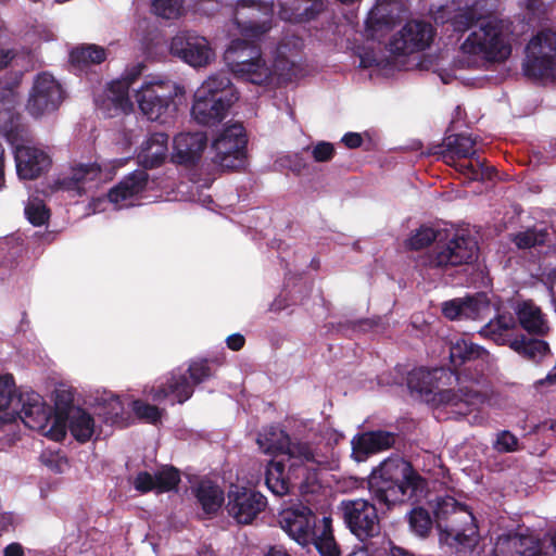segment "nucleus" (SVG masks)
<instances>
[{
    "label": "nucleus",
    "instance_id": "f257e3e1",
    "mask_svg": "<svg viewBox=\"0 0 556 556\" xmlns=\"http://www.w3.org/2000/svg\"><path fill=\"white\" fill-rule=\"evenodd\" d=\"M15 382L11 375H0V425L11 424L20 418L33 430L46 432L51 439L60 441L65 437V426L53 418V425L47 430L51 409L46 406L42 397L34 391L20 394L14 402Z\"/></svg>",
    "mask_w": 556,
    "mask_h": 556
},
{
    "label": "nucleus",
    "instance_id": "f03ea898",
    "mask_svg": "<svg viewBox=\"0 0 556 556\" xmlns=\"http://www.w3.org/2000/svg\"><path fill=\"white\" fill-rule=\"evenodd\" d=\"M513 29L508 21L490 17L480 21L460 45V62L466 67L502 63L511 54Z\"/></svg>",
    "mask_w": 556,
    "mask_h": 556
},
{
    "label": "nucleus",
    "instance_id": "7ed1b4c3",
    "mask_svg": "<svg viewBox=\"0 0 556 556\" xmlns=\"http://www.w3.org/2000/svg\"><path fill=\"white\" fill-rule=\"evenodd\" d=\"M368 484L372 496L387 506L410 500L425 488L424 480L410 464L400 457L382 462L372 470Z\"/></svg>",
    "mask_w": 556,
    "mask_h": 556
},
{
    "label": "nucleus",
    "instance_id": "20e7f679",
    "mask_svg": "<svg viewBox=\"0 0 556 556\" xmlns=\"http://www.w3.org/2000/svg\"><path fill=\"white\" fill-rule=\"evenodd\" d=\"M186 90L176 81L163 76H149L135 90V100L141 114L151 122L165 124L176 114L178 100Z\"/></svg>",
    "mask_w": 556,
    "mask_h": 556
},
{
    "label": "nucleus",
    "instance_id": "39448f33",
    "mask_svg": "<svg viewBox=\"0 0 556 556\" xmlns=\"http://www.w3.org/2000/svg\"><path fill=\"white\" fill-rule=\"evenodd\" d=\"M256 443L265 454H280L290 469H300L303 476L311 470L331 467L329 457L313 451L307 444L291 443L288 434L277 427L264 429Z\"/></svg>",
    "mask_w": 556,
    "mask_h": 556
},
{
    "label": "nucleus",
    "instance_id": "423d86ee",
    "mask_svg": "<svg viewBox=\"0 0 556 556\" xmlns=\"http://www.w3.org/2000/svg\"><path fill=\"white\" fill-rule=\"evenodd\" d=\"M236 100L230 79L218 73L204 80L194 92L191 114L200 124H215L226 116Z\"/></svg>",
    "mask_w": 556,
    "mask_h": 556
},
{
    "label": "nucleus",
    "instance_id": "0eeeda50",
    "mask_svg": "<svg viewBox=\"0 0 556 556\" xmlns=\"http://www.w3.org/2000/svg\"><path fill=\"white\" fill-rule=\"evenodd\" d=\"M523 73L531 78H556V34L543 30L527 46Z\"/></svg>",
    "mask_w": 556,
    "mask_h": 556
},
{
    "label": "nucleus",
    "instance_id": "6e6552de",
    "mask_svg": "<svg viewBox=\"0 0 556 556\" xmlns=\"http://www.w3.org/2000/svg\"><path fill=\"white\" fill-rule=\"evenodd\" d=\"M556 532L544 539L533 533H504L495 542L493 556H553Z\"/></svg>",
    "mask_w": 556,
    "mask_h": 556
},
{
    "label": "nucleus",
    "instance_id": "1a4fd4ad",
    "mask_svg": "<svg viewBox=\"0 0 556 556\" xmlns=\"http://www.w3.org/2000/svg\"><path fill=\"white\" fill-rule=\"evenodd\" d=\"M339 509L351 532L361 541L380 533V520L376 506L365 498L344 500Z\"/></svg>",
    "mask_w": 556,
    "mask_h": 556
},
{
    "label": "nucleus",
    "instance_id": "9d476101",
    "mask_svg": "<svg viewBox=\"0 0 556 556\" xmlns=\"http://www.w3.org/2000/svg\"><path fill=\"white\" fill-rule=\"evenodd\" d=\"M63 100L64 91L61 84L45 72L34 78L25 109L34 118H40L56 111Z\"/></svg>",
    "mask_w": 556,
    "mask_h": 556
},
{
    "label": "nucleus",
    "instance_id": "9b49d317",
    "mask_svg": "<svg viewBox=\"0 0 556 556\" xmlns=\"http://www.w3.org/2000/svg\"><path fill=\"white\" fill-rule=\"evenodd\" d=\"M274 0H238L235 22L248 38H257L271 27Z\"/></svg>",
    "mask_w": 556,
    "mask_h": 556
},
{
    "label": "nucleus",
    "instance_id": "f8f14e48",
    "mask_svg": "<svg viewBox=\"0 0 556 556\" xmlns=\"http://www.w3.org/2000/svg\"><path fill=\"white\" fill-rule=\"evenodd\" d=\"M440 540L456 548H472L478 542V527L467 506L462 505L448 521H439Z\"/></svg>",
    "mask_w": 556,
    "mask_h": 556
},
{
    "label": "nucleus",
    "instance_id": "ddd939ff",
    "mask_svg": "<svg viewBox=\"0 0 556 556\" xmlns=\"http://www.w3.org/2000/svg\"><path fill=\"white\" fill-rule=\"evenodd\" d=\"M477 242L468 235L455 233L427 256L426 265L430 267L457 266L471 262L477 255Z\"/></svg>",
    "mask_w": 556,
    "mask_h": 556
},
{
    "label": "nucleus",
    "instance_id": "4468645a",
    "mask_svg": "<svg viewBox=\"0 0 556 556\" xmlns=\"http://www.w3.org/2000/svg\"><path fill=\"white\" fill-rule=\"evenodd\" d=\"M247 140L240 124L226 126L213 141L215 162L229 169L240 168L244 164Z\"/></svg>",
    "mask_w": 556,
    "mask_h": 556
},
{
    "label": "nucleus",
    "instance_id": "2eb2a0df",
    "mask_svg": "<svg viewBox=\"0 0 556 556\" xmlns=\"http://www.w3.org/2000/svg\"><path fill=\"white\" fill-rule=\"evenodd\" d=\"M170 51L193 67L206 66L215 58L207 39L189 31L179 33L172 39Z\"/></svg>",
    "mask_w": 556,
    "mask_h": 556
},
{
    "label": "nucleus",
    "instance_id": "dca6fc26",
    "mask_svg": "<svg viewBox=\"0 0 556 556\" xmlns=\"http://www.w3.org/2000/svg\"><path fill=\"white\" fill-rule=\"evenodd\" d=\"M266 507V498L256 491L231 485L227 510L238 523L248 525Z\"/></svg>",
    "mask_w": 556,
    "mask_h": 556
},
{
    "label": "nucleus",
    "instance_id": "f3484780",
    "mask_svg": "<svg viewBox=\"0 0 556 556\" xmlns=\"http://www.w3.org/2000/svg\"><path fill=\"white\" fill-rule=\"evenodd\" d=\"M315 516L307 506H292L279 514L281 529L298 544L307 546L312 542V528Z\"/></svg>",
    "mask_w": 556,
    "mask_h": 556
},
{
    "label": "nucleus",
    "instance_id": "a211bd4d",
    "mask_svg": "<svg viewBox=\"0 0 556 556\" xmlns=\"http://www.w3.org/2000/svg\"><path fill=\"white\" fill-rule=\"evenodd\" d=\"M16 172L22 179H35L46 172L51 165V159L42 149L29 144H16L18 137L17 124L14 128Z\"/></svg>",
    "mask_w": 556,
    "mask_h": 556
},
{
    "label": "nucleus",
    "instance_id": "6ab92c4d",
    "mask_svg": "<svg viewBox=\"0 0 556 556\" xmlns=\"http://www.w3.org/2000/svg\"><path fill=\"white\" fill-rule=\"evenodd\" d=\"M433 29L430 24L413 21L407 23L390 43L391 51L399 54H409L430 46Z\"/></svg>",
    "mask_w": 556,
    "mask_h": 556
},
{
    "label": "nucleus",
    "instance_id": "aec40b11",
    "mask_svg": "<svg viewBox=\"0 0 556 556\" xmlns=\"http://www.w3.org/2000/svg\"><path fill=\"white\" fill-rule=\"evenodd\" d=\"M442 312L451 320H476L485 318L491 313V305L485 294L478 293L472 296L457 298L444 302Z\"/></svg>",
    "mask_w": 556,
    "mask_h": 556
},
{
    "label": "nucleus",
    "instance_id": "412c9836",
    "mask_svg": "<svg viewBox=\"0 0 556 556\" xmlns=\"http://www.w3.org/2000/svg\"><path fill=\"white\" fill-rule=\"evenodd\" d=\"M237 53V48L229 49L226 53L231 71L237 76L256 85H262L268 80L271 71L257 52L253 51L255 55L250 59H244L243 54L236 55Z\"/></svg>",
    "mask_w": 556,
    "mask_h": 556
},
{
    "label": "nucleus",
    "instance_id": "4be33fe9",
    "mask_svg": "<svg viewBox=\"0 0 556 556\" xmlns=\"http://www.w3.org/2000/svg\"><path fill=\"white\" fill-rule=\"evenodd\" d=\"M483 397L473 386L462 387L458 392L454 390H441L433 396L438 405L451 407V412L457 415H466L482 402Z\"/></svg>",
    "mask_w": 556,
    "mask_h": 556
},
{
    "label": "nucleus",
    "instance_id": "5701e85b",
    "mask_svg": "<svg viewBox=\"0 0 556 556\" xmlns=\"http://www.w3.org/2000/svg\"><path fill=\"white\" fill-rule=\"evenodd\" d=\"M206 136L201 131L182 132L174 138L172 161L177 164H191L198 160L206 147Z\"/></svg>",
    "mask_w": 556,
    "mask_h": 556
},
{
    "label": "nucleus",
    "instance_id": "b1692460",
    "mask_svg": "<svg viewBox=\"0 0 556 556\" xmlns=\"http://www.w3.org/2000/svg\"><path fill=\"white\" fill-rule=\"evenodd\" d=\"M395 442L393 433L388 431H371L358 434L352 440V455L357 462H363L368 455L391 447Z\"/></svg>",
    "mask_w": 556,
    "mask_h": 556
},
{
    "label": "nucleus",
    "instance_id": "393cba45",
    "mask_svg": "<svg viewBox=\"0 0 556 556\" xmlns=\"http://www.w3.org/2000/svg\"><path fill=\"white\" fill-rule=\"evenodd\" d=\"M167 153L168 136L164 132H155L141 142L137 159L143 167L153 168L163 164Z\"/></svg>",
    "mask_w": 556,
    "mask_h": 556
},
{
    "label": "nucleus",
    "instance_id": "a878e982",
    "mask_svg": "<svg viewBox=\"0 0 556 556\" xmlns=\"http://www.w3.org/2000/svg\"><path fill=\"white\" fill-rule=\"evenodd\" d=\"M198 506L206 516H213L222 508L225 496L222 488L211 480H201L192 486Z\"/></svg>",
    "mask_w": 556,
    "mask_h": 556
},
{
    "label": "nucleus",
    "instance_id": "bb28decb",
    "mask_svg": "<svg viewBox=\"0 0 556 556\" xmlns=\"http://www.w3.org/2000/svg\"><path fill=\"white\" fill-rule=\"evenodd\" d=\"M147 180L146 172L137 170L132 173L109 192V200L119 208L132 205V198L143 190Z\"/></svg>",
    "mask_w": 556,
    "mask_h": 556
},
{
    "label": "nucleus",
    "instance_id": "cd10ccee",
    "mask_svg": "<svg viewBox=\"0 0 556 556\" xmlns=\"http://www.w3.org/2000/svg\"><path fill=\"white\" fill-rule=\"evenodd\" d=\"M320 556H341L340 547L334 539L332 519L324 516L318 523L313 522L312 542Z\"/></svg>",
    "mask_w": 556,
    "mask_h": 556
},
{
    "label": "nucleus",
    "instance_id": "c85d7f7f",
    "mask_svg": "<svg viewBox=\"0 0 556 556\" xmlns=\"http://www.w3.org/2000/svg\"><path fill=\"white\" fill-rule=\"evenodd\" d=\"M521 327L528 332L544 336L549 329L546 315L532 301L518 303L515 308Z\"/></svg>",
    "mask_w": 556,
    "mask_h": 556
},
{
    "label": "nucleus",
    "instance_id": "c756f323",
    "mask_svg": "<svg viewBox=\"0 0 556 556\" xmlns=\"http://www.w3.org/2000/svg\"><path fill=\"white\" fill-rule=\"evenodd\" d=\"M134 79L135 77H123L112 81L106 89L103 108L110 110L113 106L125 114L131 112L134 105L129 97V88Z\"/></svg>",
    "mask_w": 556,
    "mask_h": 556
},
{
    "label": "nucleus",
    "instance_id": "7c9ffc66",
    "mask_svg": "<svg viewBox=\"0 0 556 556\" xmlns=\"http://www.w3.org/2000/svg\"><path fill=\"white\" fill-rule=\"evenodd\" d=\"M17 93L13 88L5 89L0 93V134H2L8 141H14V128L18 119L13 110L17 104Z\"/></svg>",
    "mask_w": 556,
    "mask_h": 556
},
{
    "label": "nucleus",
    "instance_id": "2f4dec72",
    "mask_svg": "<svg viewBox=\"0 0 556 556\" xmlns=\"http://www.w3.org/2000/svg\"><path fill=\"white\" fill-rule=\"evenodd\" d=\"M101 170L94 164L78 165L72 168L71 175L58 181L59 188L65 190L76 189L78 192L85 190L88 182L100 178Z\"/></svg>",
    "mask_w": 556,
    "mask_h": 556
},
{
    "label": "nucleus",
    "instance_id": "473e14b6",
    "mask_svg": "<svg viewBox=\"0 0 556 556\" xmlns=\"http://www.w3.org/2000/svg\"><path fill=\"white\" fill-rule=\"evenodd\" d=\"M450 358L455 366H459L476 359L488 361L489 353L483 348L460 338L451 343Z\"/></svg>",
    "mask_w": 556,
    "mask_h": 556
},
{
    "label": "nucleus",
    "instance_id": "72a5a7b5",
    "mask_svg": "<svg viewBox=\"0 0 556 556\" xmlns=\"http://www.w3.org/2000/svg\"><path fill=\"white\" fill-rule=\"evenodd\" d=\"M305 0H281L280 17L290 22H305L313 18L321 10V3H314L311 7Z\"/></svg>",
    "mask_w": 556,
    "mask_h": 556
},
{
    "label": "nucleus",
    "instance_id": "f704fd0d",
    "mask_svg": "<svg viewBox=\"0 0 556 556\" xmlns=\"http://www.w3.org/2000/svg\"><path fill=\"white\" fill-rule=\"evenodd\" d=\"M68 429L73 437L80 442H86L91 439L94 432L93 418L85 410L73 407L67 414Z\"/></svg>",
    "mask_w": 556,
    "mask_h": 556
},
{
    "label": "nucleus",
    "instance_id": "c9c22d12",
    "mask_svg": "<svg viewBox=\"0 0 556 556\" xmlns=\"http://www.w3.org/2000/svg\"><path fill=\"white\" fill-rule=\"evenodd\" d=\"M509 346L519 355L534 363L543 361L548 356L549 352L548 345L545 341L538 339H526L523 336L509 341Z\"/></svg>",
    "mask_w": 556,
    "mask_h": 556
},
{
    "label": "nucleus",
    "instance_id": "e433bc0d",
    "mask_svg": "<svg viewBox=\"0 0 556 556\" xmlns=\"http://www.w3.org/2000/svg\"><path fill=\"white\" fill-rule=\"evenodd\" d=\"M285 458L271 460L266 469L265 483L268 490L277 496H283L290 490V483L285 473Z\"/></svg>",
    "mask_w": 556,
    "mask_h": 556
},
{
    "label": "nucleus",
    "instance_id": "4c0bfd02",
    "mask_svg": "<svg viewBox=\"0 0 556 556\" xmlns=\"http://www.w3.org/2000/svg\"><path fill=\"white\" fill-rule=\"evenodd\" d=\"M516 326L511 315H500L496 319L490 320L481 330V333L491 338L498 344H508L513 339L509 332Z\"/></svg>",
    "mask_w": 556,
    "mask_h": 556
},
{
    "label": "nucleus",
    "instance_id": "58836bf2",
    "mask_svg": "<svg viewBox=\"0 0 556 556\" xmlns=\"http://www.w3.org/2000/svg\"><path fill=\"white\" fill-rule=\"evenodd\" d=\"M447 374L452 375V372L438 368L433 370L425 368L415 369L409 374L407 384L412 390L419 393H431L433 389V380L442 378Z\"/></svg>",
    "mask_w": 556,
    "mask_h": 556
},
{
    "label": "nucleus",
    "instance_id": "ea45409f",
    "mask_svg": "<svg viewBox=\"0 0 556 556\" xmlns=\"http://www.w3.org/2000/svg\"><path fill=\"white\" fill-rule=\"evenodd\" d=\"M193 392L192 386L187 379L179 375H172V378L167 381L166 387L161 388L154 395V400H162L169 395H173L178 403L187 401Z\"/></svg>",
    "mask_w": 556,
    "mask_h": 556
},
{
    "label": "nucleus",
    "instance_id": "a19ab883",
    "mask_svg": "<svg viewBox=\"0 0 556 556\" xmlns=\"http://www.w3.org/2000/svg\"><path fill=\"white\" fill-rule=\"evenodd\" d=\"M105 58V50L94 45L79 47L71 52V61L77 65L98 64Z\"/></svg>",
    "mask_w": 556,
    "mask_h": 556
},
{
    "label": "nucleus",
    "instance_id": "79ce46f5",
    "mask_svg": "<svg viewBox=\"0 0 556 556\" xmlns=\"http://www.w3.org/2000/svg\"><path fill=\"white\" fill-rule=\"evenodd\" d=\"M475 140L466 135H456L447 138L446 147L458 157H471L475 155Z\"/></svg>",
    "mask_w": 556,
    "mask_h": 556
},
{
    "label": "nucleus",
    "instance_id": "37998d69",
    "mask_svg": "<svg viewBox=\"0 0 556 556\" xmlns=\"http://www.w3.org/2000/svg\"><path fill=\"white\" fill-rule=\"evenodd\" d=\"M456 168L459 173L466 176L470 180H480L490 178L492 174V167L485 166L484 163L478 157L473 162L458 163Z\"/></svg>",
    "mask_w": 556,
    "mask_h": 556
},
{
    "label": "nucleus",
    "instance_id": "c03bdc74",
    "mask_svg": "<svg viewBox=\"0 0 556 556\" xmlns=\"http://www.w3.org/2000/svg\"><path fill=\"white\" fill-rule=\"evenodd\" d=\"M547 232L545 229H527L514 237V242L520 249H529L545 243Z\"/></svg>",
    "mask_w": 556,
    "mask_h": 556
},
{
    "label": "nucleus",
    "instance_id": "a18cd8bd",
    "mask_svg": "<svg viewBox=\"0 0 556 556\" xmlns=\"http://www.w3.org/2000/svg\"><path fill=\"white\" fill-rule=\"evenodd\" d=\"M180 476L174 467L165 466L155 473V491L168 492L177 486Z\"/></svg>",
    "mask_w": 556,
    "mask_h": 556
},
{
    "label": "nucleus",
    "instance_id": "49530a36",
    "mask_svg": "<svg viewBox=\"0 0 556 556\" xmlns=\"http://www.w3.org/2000/svg\"><path fill=\"white\" fill-rule=\"evenodd\" d=\"M152 9L157 16L163 18H177L184 11L182 0H154Z\"/></svg>",
    "mask_w": 556,
    "mask_h": 556
},
{
    "label": "nucleus",
    "instance_id": "de8ad7c7",
    "mask_svg": "<svg viewBox=\"0 0 556 556\" xmlns=\"http://www.w3.org/2000/svg\"><path fill=\"white\" fill-rule=\"evenodd\" d=\"M460 506L462 504L451 496L438 498L433 509L437 527H439V521H448Z\"/></svg>",
    "mask_w": 556,
    "mask_h": 556
},
{
    "label": "nucleus",
    "instance_id": "09e8293b",
    "mask_svg": "<svg viewBox=\"0 0 556 556\" xmlns=\"http://www.w3.org/2000/svg\"><path fill=\"white\" fill-rule=\"evenodd\" d=\"M437 239V232L431 227L418 228L405 242L410 250H420L429 245Z\"/></svg>",
    "mask_w": 556,
    "mask_h": 556
},
{
    "label": "nucleus",
    "instance_id": "8fccbe9b",
    "mask_svg": "<svg viewBox=\"0 0 556 556\" xmlns=\"http://www.w3.org/2000/svg\"><path fill=\"white\" fill-rule=\"evenodd\" d=\"M409 525L416 534L425 536L430 531L432 521L428 511L418 507L410 511Z\"/></svg>",
    "mask_w": 556,
    "mask_h": 556
},
{
    "label": "nucleus",
    "instance_id": "3c124183",
    "mask_svg": "<svg viewBox=\"0 0 556 556\" xmlns=\"http://www.w3.org/2000/svg\"><path fill=\"white\" fill-rule=\"evenodd\" d=\"M25 214L35 226L43 225L49 217L46 205L39 200L29 201L25 207Z\"/></svg>",
    "mask_w": 556,
    "mask_h": 556
},
{
    "label": "nucleus",
    "instance_id": "603ef678",
    "mask_svg": "<svg viewBox=\"0 0 556 556\" xmlns=\"http://www.w3.org/2000/svg\"><path fill=\"white\" fill-rule=\"evenodd\" d=\"M481 16L477 14L473 8L460 10L453 18V26L456 30H465L475 22L480 23Z\"/></svg>",
    "mask_w": 556,
    "mask_h": 556
},
{
    "label": "nucleus",
    "instance_id": "864d4df0",
    "mask_svg": "<svg viewBox=\"0 0 556 556\" xmlns=\"http://www.w3.org/2000/svg\"><path fill=\"white\" fill-rule=\"evenodd\" d=\"M132 409L139 418L149 422H156L161 418L162 414L156 406L149 405L140 401H135L132 403Z\"/></svg>",
    "mask_w": 556,
    "mask_h": 556
},
{
    "label": "nucleus",
    "instance_id": "5fc2aeb1",
    "mask_svg": "<svg viewBox=\"0 0 556 556\" xmlns=\"http://www.w3.org/2000/svg\"><path fill=\"white\" fill-rule=\"evenodd\" d=\"M518 440L509 431L498 433L494 443V448L502 453L514 452L517 450Z\"/></svg>",
    "mask_w": 556,
    "mask_h": 556
},
{
    "label": "nucleus",
    "instance_id": "6e6d98bb",
    "mask_svg": "<svg viewBox=\"0 0 556 556\" xmlns=\"http://www.w3.org/2000/svg\"><path fill=\"white\" fill-rule=\"evenodd\" d=\"M311 153L316 162H328L333 157L334 148L330 142L320 141L312 147Z\"/></svg>",
    "mask_w": 556,
    "mask_h": 556
},
{
    "label": "nucleus",
    "instance_id": "4d7b16f0",
    "mask_svg": "<svg viewBox=\"0 0 556 556\" xmlns=\"http://www.w3.org/2000/svg\"><path fill=\"white\" fill-rule=\"evenodd\" d=\"M189 374L194 384L200 383L211 376V369L206 361L192 362L189 366Z\"/></svg>",
    "mask_w": 556,
    "mask_h": 556
},
{
    "label": "nucleus",
    "instance_id": "13d9d810",
    "mask_svg": "<svg viewBox=\"0 0 556 556\" xmlns=\"http://www.w3.org/2000/svg\"><path fill=\"white\" fill-rule=\"evenodd\" d=\"M132 484L137 491L142 493L155 490V475L152 476L147 471L139 472L134 478Z\"/></svg>",
    "mask_w": 556,
    "mask_h": 556
},
{
    "label": "nucleus",
    "instance_id": "bf43d9fd",
    "mask_svg": "<svg viewBox=\"0 0 556 556\" xmlns=\"http://www.w3.org/2000/svg\"><path fill=\"white\" fill-rule=\"evenodd\" d=\"M278 163L281 167H287L294 173H301L306 168L305 161L298 153L285 155L279 159Z\"/></svg>",
    "mask_w": 556,
    "mask_h": 556
},
{
    "label": "nucleus",
    "instance_id": "052dcab7",
    "mask_svg": "<svg viewBox=\"0 0 556 556\" xmlns=\"http://www.w3.org/2000/svg\"><path fill=\"white\" fill-rule=\"evenodd\" d=\"M342 141L348 148L354 149L362 144L363 139L359 134L350 132L343 136Z\"/></svg>",
    "mask_w": 556,
    "mask_h": 556
},
{
    "label": "nucleus",
    "instance_id": "680f3d73",
    "mask_svg": "<svg viewBox=\"0 0 556 556\" xmlns=\"http://www.w3.org/2000/svg\"><path fill=\"white\" fill-rule=\"evenodd\" d=\"M3 556H25V552L20 543L13 542L4 547Z\"/></svg>",
    "mask_w": 556,
    "mask_h": 556
},
{
    "label": "nucleus",
    "instance_id": "e2e57ef3",
    "mask_svg": "<svg viewBox=\"0 0 556 556\" xmlns=\"http://www.w3.org/2000/svg\"><path fill=\"white\" fill-rule=\"evenodd\" d=\"M244 344V338L243 336L236 333L231 334L227 338V345L229 349L233 351L240 350Z\"/></svg>",
    "mask_w": 556,
    "mask_h": 556
},
{
    "label": "nucleus",
    "instance_id": "0e129e2a",
    "mask_svg": "<svg viewBox=\"0 0 556 556\" xmlns=\"http://www.w3.org/2000/svg\"><path fill=\"white\" fill-rule=\"evenodd\" d=\"M546 283L554 298V301L556 302V268L551 269L546 275Z\"/></svg>",
    "mask_w": 556,
    "mask_h": 556
},
{
    "label": "nucleus",
    "instance_id": "69168bd1",
    "mask_svg": "<svg viewBox=\"0 0 556 556\" xmlns=\"http://www.w3.org/2000/svg\"><path fill=\"white\" fill-rule=\"evenodd\" d=\"M13 58L14 53L12 50L0 48V68L8 66Z\"/></svg>",
    "mask_w": 556,
    "mask_h": 556
},
{
    "label": "nucleus",
    "instance_id": "338daca9",
    "mask_svg": "<svg viewBox=\"0 0 556 556\" xmlns=\"http://www.w3.org/2000/svg\"><path fill=\"white\" fill-rule=\"evenodd\" d=\"M556 382V367L554 368L553 371H551L549 374H547V376L545 377V379H541L536 382L538 386H544V384H553Z\"/></svg>",
    "mask_w": 556,
    "mask_h": 556
},
{
    "label": "nucleus",
    "instance_id": "774afa93",
    "mask_svg": "<svg viewBox=\"0 0 556 556\" xmlns=\"http://www.w3.org/2000/svg\"><path fill=\"white\" fill-rule=\"evenodd\" d=\"M265 556H290L285 549L273 547Z\"/></svg>",
    "mask_w": 556,
    "mask_h": 556
}]
</instances>
